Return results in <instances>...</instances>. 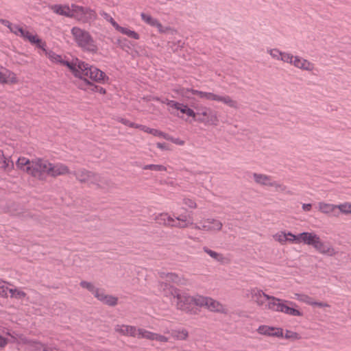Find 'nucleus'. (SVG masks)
<instances>
[{
  "mask_svg": "<svg viewBox=\"0 0 351 351\" xmlns=\"http://www.w3.org/2000/svg\"><path fill=\"white\" fill-rule=\"evenodd\" d=\"M18 170L43 180L47 176L56 178L71 173L67 165L61 162L51 163L43 158H35L30 160L25 156H20L16 162Z\"/></svg>",
  "mask_w": 351,
  "mask_h": 351,
  "instance_id": "1",
  "label": "nucleus"
},
{
  "mask_svg": "<svg viewBox=\"0 0 351 351\" xmlns=\"http://www.w3.org/2000/svg\"><path fill=\"white\" fill-rule=\"evenodd\" d=\"M273 239L282 245L287 243H302L312 246L315 251L324 256H334L337 254L332 245L322 241L320 237L313 232H304L295 235L291 232L279 231L273 235Z\"/></svg>",
  "mask_w": 351,
  "mask_h": 351,
  "instance_id": "2",
  "label": "nucleus"
},
{
  "mask_svg": "<svg viewBox=\"0 0 351 351\" xmlns=\"http://www.w3.org/2000/svg\"><path fill=\"white\" fill-rule=\"evenodd\" d=\"M252 299L259 307L265 310L282 313L290 316L301 317L303 313L291 301L280 299L265 293L263 290L254 288L250 291Z\"/></svg>",
  "mask_w": 351,
  "mask_h": 351,
  "instance_id": "3",
  "label": "nucleus"
},
{
  "mask_svg": "<svg viewBox=\"0 0 351 351\" xmlns=\"http://www.w3.org/2000/svg\"><path fill=\"white\" fill-rule=\"evenodd\" d=\"M159 292L164 297L173 296V302L177 309L189 313H195V306L199 307L200 295H191L186 292L169 285L167 283L159 285Z\"/></svg>",
  "mask_w": 351,
  "mask_h": 351,
  "instance_id": "4",
  "label": "nucleus"
},
{
  "mask_svg": "<svg viewBox=\"0 0 351 351\" xmlns=\"http://www.w3.org/2000/svg\"><path fill=\"white\" fill-rule=\"evenodd\" d=\"M71 34L76 45L83 51L92 53L97 52L96 41L88 31L79 27H73L71 29Z\"/></svg>",
  "mask_w": 351,
  "mask_h": 351,
  "instance_id": "5",
  "label": "nucleus"
},
{
  "mask_svg": "<svg viewBox=\"0 0 351 351\" xmlns=\"http://www.w3.org/2000/svg\"><path fill=\"white\" fill-rule=\"evenodd\" d=\"M12 33L22 38L25 41L29 42L36 47L42 50H45V47L47 46L46 43L40 38L36 34L29 32L26 28H23L22 26L16 24V26L12 28Z\"/></svg>",
  "mask_w": 351,
  "mask_h": 351,
  "instance_id": "6",
  "label": "nucleus"
},
{
  "mask_svg": "<svg viewBox=\"0 0 351 351\" xmlns=\"http://www.w3.org/2000/svg\"><path fill=\"white\" fill-rule=\"evenodd\" d=\"M156 220L160 224L179 228H186L193 224V221L189 220L186 216H179L173 218L165 213L159 214L156 217Z\"/></svg>",
  "mask_w": 351,
  "mask_h": 351,
  "instance_id": "7",
  "label": "nucleus"
},
{
  "mask_svg": "<svg viewBox=\"0 0 351 351\" xmlns=\"http://www.w3.org/2000/svg\"><path fill=\"white\" fill-rule=\"evenodd\" d=\"M71 18H73L83 23L95 21L97 16L96 12L89 8L71 4Z\"/></svg>",
  "mask_w": 351,
  "mask_h": 351,
  "instance_id": "8",
  "label": "nucleus"
},
{
  "mask_svg": "<svg viewBox=\"0 0 351 351\" xmlns=\"http://www.w3.org/2000/svg\"><path fill=\"white\" fill-rule=\"evenodd\" d=\"M192 228L210 233H217L223 228V223L215 218H208L202 221L199 223H195L193 222Z\"/></svg>",
  "mask_w": 351,
  "mask_h": 351,
  "instance_id": "9",
  "label": "nucleus"
},
{
  "mask_svg": "<svg viewBox=\"0 0 351 351\" xmlns=\"http://www.w3.org/2000/svg\"><path fill=\"white\" fill-rule=\"evenodd\" d=\"M90 64L81 61L78 59L73 61L72 62H66V66L71 70L72 73L76 77L83 80L85 84H87L88 75L89 69L90 68Z\"/></svg>",
  "mask_w": 351,
  "mask_h": 351,
  "instance_id": "10",
  "label": "nucleus"
},
{
  "mask_svg": "<svg viewBox=\"0 0 351 351\" xmlns=\"http://www.w3.org/2000/svg\"><path fill=\"white\" fill-rule=\"evenodd\" d=\"M75 177L80 182L101 187L102 177L93 171L80 169L75 173Z\"/></svg>",
  "mask_w": 351,
  "mask_h": 351,
  "instance_id": "11",
  "label": "nucleus"
},
{
  "mask_svg": "<svg viewBox=\"0 0 351 351\" xmlns=\"http://www.w3.org/2000/svg\"><path fill=\"white\" fill-rule=\"evenodd\" d=\"M287 63L294 67L309 73H313L317 69L315 64L300 56H293L290 53Z\"/></svg>",
  "mask_w": 351,
  "mask_h": 351,
  "instance_id": "12",
  "label": "nucleus"
},
{
  "mask_svg": "<svg viewBox=\"0 0 351 351\" xmlns=\"http://www.w3.org/2000/svg\"><path fill=\"white\" fill-rule=\"evenodd\" d=\"M199 307L205 308L209 311L219 313H226V306L220 302L213 298L200 295Z\"/></svg>",
  "mask_w": 351,
  "mask_h": 351,
  "instance_id": "13",
  "label": "nucleus"
},
{
  "mask_svg": "<svg viewBox=\"0 0 351 351\" xmlns=\"http://www.w3.org/2000/svg\"><path fill=\"white\" fill-rule=\"evenodd\" d=\"M197 117L195 121L204 123L206 125H217L219 119L216 112H213L210 108L202 107L199 111L196 112Z\"/></svg>",
  "mask_w": 351,
  "mask_h": 351,
  "instance_id": "14",
  "label": "nucleus"
},
{
  "mask_svg": "<svg viewBox=\"0 0 351 351\" xmlns=\"http://www.w3.org/2000/svg\"><path fill=\"white\" fill-rule=\"evenodd\" d=\"M19 82L17 75L12 71L0 66V84L14 85Z\"/></svg>",
  "mask_w": 351,
  "mask_h": 351,
  "instance_id": "15",
  "label": "nucleus"
},
{
  "mask_svg": "<svg viewBox=\"0 0 351 351\" xmlns=\"http://www.w3.org/2000/svg\"><path fill=\"white\" fill-rule=\"evenodd\" d=\"M205 99L219 101L234 109L239 108L237 101L228 95H219L213 93L206 92Z\"/></svg>",
  "mask_w": 351,
  "mask_h": 351,
  "instance_id": "16",
  "label": "nucleus"
},
{
  "mask_svg": "<svg viewBox=\"0 0 351 351\" xmlns=\"http://www.w3.org/2000/svg\"><path fill=\"white\" fill-rule=\"evenodd\" d=\"M257 332L261 335L271 337H283V328L269 325H261L257 328Z\"/></svg>",
  "mask_w": 351,
  "mask_h": 351,
  "instance_id": "17",
  "label": "nucleus"
},
{
  "mask_svg": "<svg viewBox=\"0 0 351 351\" xmlns=\"http://www.w3.org/2000/svg\"><path fill=\"white\" fill-rule=\"evenodd\" d=\"M89 80L97 83L106 84L108 82L109 77L96 66H90L88 75V80Z\"/></svg>",
  "mask_w": 351,
  "mask_h": 351,
  "instance_id": "18",
  "label": "nucleus"
},
{
  "mask_svg": "<svg viewBox=\"0 0 351 351\" xmlns=\"http://www.w3.org/2000/svg\"><path fill=\"white\" fill-rule=\"evenodd\" d=\"M167 106L169 107L180 111L182 114H186L188 117L193 118V120L196 119V112L186 104L177 102L176 101H167Z\"/></svg>",
  "mask_w": 351,
  "mask_h": 351,
  "instance_id": "19",
  "label": "nucleus"
},
{
  "mask_svg": "<svg viewBox=\"0 0 351 351\" xmlns=\"http://www.w3.org/2000/svg\"><path fill=\"white\" fill-rule=\"evenodd\" d=\"M294 298L300 302L304 303L312 306H318L321 308L330 306V305L326 302L315 301L312 297L305 293H296L294 294Z\"/></svg>",
  "mask_w": 351,
  "mask_h": 351,
  "instance_id": "20",
  "label": "nucleus"
},
{
  "mask_svg": "<svg viewBox=\"0 0 351 351\" xmlns=\"http://www.w3.org/2000/svg\"><path fill=\"white\" fill-rule=\"evenodd\" d=\"M94 296L102 303L110 306H114L117 303V298L112 295L106 294L104 290L100 289L99 288L94 293Z\"/></svg>",
  "mask_w": 351,
  "mask_h": 351,
  "instance_id": "21",
  "label": "nucleus"
},
{
  "mask_svg": "<svg viewBox=\"0 0 351 351\" xmlns=\"http://www.w3.org/2000/svg\"><path fill=\"white\" fill-rule=\"evenodd\" d=\"M165 280L166 282H160L158 285L160 283H167L170 285L169 283H173L177 285L184 286L188 284V280L183 276L174 273H169L166 274ZM158 287H159V285H158Z\"/></svg>",
  "mask_w": 351,
  "mask_h": 351,
  "instance_id": "22",
  "label": "nucleus"
},
{
  "mask_svg": "<svg viewBox=\"0 0 351 351\" xmlns=\"http://www.w3.org/2000/svg\"><path fill=\"white\" fill-rule=\"evenodd\" d=\"M267 52L273 59L280 60L285 63H287L290 54L289 52L282 51L277 48L267 49Z\"/></svg>",
  "mask_w": 351,
  "mask_h": 351,
  "instance_id": "23",
  "label": "nucleus"
},
{
  "mask_svg": "<svg viewBox=\"0 0 351 351\" xmlns=\"http://www.w3.org/2000/svg\"><path fill=\"white\" fill-rule=\"evenodd\" d=\"M51 11L58 15L64 16L71 18V5L55 4L49 6Z\"/></svg>",
  "mask_w": 351,
  "mask_h": 351,
  "instance_id": "24",
  "label": "nucleus"
},
{
  "mask_svg": "<svg viewBox=\"0 0 351 351\" xmlns=\"http://www.w3.org/2000/svg\"><path fill=\"white\" fill-rule=\"evenodd\" d=\"M115 331L122 335L136 337L137 328L135 326L128 325H117L115 327Z\"/></svg>",
  "mask_w": 351,
  "mask_h": 351,
  "instance_id": "25",
  "label": "nucleus"
},
{
  "mask_svg": "<svg viewBox=\"0 0 351 351\" xmlns=\"http://www.w3.org/2000/svg\"><path fill=\"white\" fill-rule=\"evenodd\" d=\"M252 178L255 183L265 186H270L273 180L272 177L270 176L258 173H254L252 174Z\"/></svg>",
  "mask_w": 351,
  "mask_h": 351,
  "instance_id": "26",
  "label": "nucleus"
},
{
  "mask_svg": "<svg viewBox=\"0 0 351 351\" xmlns=\"http://www.w3.org/2000/svg\"><path fill=\"white\" fill-rule=\"evenodd\" d=\"M206 92L200 91L198 90L195 89H189V88H182L180 91V94L186 97V98H191V95H196L199 99H204L206 97Z\"/></svg>",
  "mask_w": 351,
  "mask_h": 351,
  "instance_id": "27",
  "label": "nucleus"
},
{
  "mask_svg": "<svg viewBox=\"0 0 351 351\" xmlns=\"http://www.w3.org/2000/svg\"><path fill=\"white\" fill-rule=\"evenodd\" d=\"M317 208L320 213L328 215L335 212V210L337 208V205L326 203L324 202H320L317 204Z\"/></svg>",
  "mask_w": 351,
  "mask_h": 351,
  "instance_id": "28",
  "label": "nucleus"
},
{
  "mask_svg": "<svg viewBox=\"0 0 351 351\" xmlns=\"http://www.w3.org/2000/svg\"><path fill=\"white\" fill-rule=\"evenodd\" d=\"M8 293H10L11 298L16 300H23L27 296V293L21 288L16 287L12 288L8 287Z\"/></svg>",
  "mask_w": 351,
  "mask_h": 351,
  "instance_id": "29",
  "label": "nucleus"
},
{
  "mask_svg": "<svg viewBox=\"0 0 351 351\" xmlns=\"http://www.w3.org/2000/svg\"><path fill=\"white\" fill-rule=\"evenodd\" d=\"M46 56L53 62V63H56V64H63V65H66V61H64L62 56L58 55V54H56V53L51 51H47V49H45V50H43Z\"/></svg>",
  "mask_w": 351,
  "mask_h": 351,
  "instance_id": "30",
  "label": "nucleus"
},
{
  "mask_svg": "<svg viewBox=\"0 0 351 351\" xmlns=\"http://www.w3.org/2000/svg\"><path fill=\"white\" fill-rule=\"evenodd\" d=\"M139 129L145 132L151 134L153 136L162 137L165 139H169L168 138V135L165 134L164 132H162L160 130L154 129V128H148V127H147L145 125H141V127H139Z\"/></svg>",
  "mask_w": 351,
  "mask_h": 351,
  "instance_id": "31",
  "label": "nucleus"
},
{
  "mask_svg": "<svg viewBox=\"0 0 351 351\" xmlns=\"http://www.w3.org/2000/svg\"><path fill=\"white\" fill-rule=\"evenodd\" d=\"M118 32L123 35L128 36L130 38L134 40L140 39L139 34L130 27L121 26Z\"/></svg>",
  "mask_w": 351,
  "mask_h": 351,
  "instance_id": "32",
  "label": "nucleus"
},
{
  "mask_svg": "<svg viewBox=\"0 0 351 351\" xmlns=\"http://www.w3.org/2000/svg\"><path fill=\"white\" fill-rule=\"evenodd\" d=\"M10 337L12 339L10 341L11 342L16 343L19 346L26 345L27 346V349L29 350L31 343L32 342V340L27 339L23 335L14 336L10 335Z\"/></svg>",
  "mask_w": 351,
  "mask_h": 351,
  "instance_id": "33",
  "label": "nucleus"
},
{
  "mask_svg": "<svg viewBox=\"0 0 351 351\" xmlns=\"http://www.w3.org/2000/svg\"><path fill=\"white\" fill-rule=\"evenodd\" d=\"M285 339L290 340V341H296L301 339V337L299 333L293 331L291 330H285V331H283V337Z\"/></svg>",
  "mask_w": 351,
  "mask_h": 351,
  "instance_id": "34",
  "label": "nucleus"
},
{
  "mask_svg": "<svg viewBox=\"0 0 351 351\" xmlns=\"http://www.w3.org/2000/svg\"><path fill=\"white\" fill-rule=\"evenodd\" d=\"M0 162L2 163L1 168L4 171L10 172L14 169V164L10 158L4 156Z\"/></svg>",
  "mask_w": 351,
  "mask_h": 351,
  "instance_id": "35",
  "label": "nucleus"
},
{
  "mask_svg": "<svg viewBox=\"0 0 351 351\" xmlns=\"http://www.w3.org/2000/svg\"><path fill=\"white\" fill-rule=\"evenodd\" d=\"M138 332H136V337L138 339L144 338L149 340H152L154 332L147 330L143 328H137Z\"/></svg>",
  "mask_w": 351,
  "mask_h": 351,
  "instance_id": "36",
  "label": "nucleus"
},
{
  "mask_svg": "<svg viewBox=\"0 0 351 351\" xmlns=\"http://www.w3.org/2000/svg\"><path fill=\"white\" fill-rule=\"evenodd\" d=\"M141 18L143 22L152 27H154L158 21V19L152 17L150 14L145 12H142L141 14Z\"/></svg>",
  "mask_w": 351,
  "mask_h": 351,
  "instance_id": "37",
  "label": "nucleus"
},
{
  "mask_svg": "<svg viewBox=\"0 0 351 351\" xmlns=\"http://www.w3.org/2000/svg\"><path fill=\"white\" fill-rule=\"evenodd\" d=\"M337 208L342 214H351V202H346L337 205Z\"/></svg>",
  "mask_w": 351,
  "mask_h": 351,
  "instance_id": "38",
  "label": "nucleus"
},
{
  "mask_svg": "<svg viewBox=\"0 0 351 351\" xmlns=\"http://www.w3.org/2000/svg\"><path fill=\"white\" fill-rule=\"evenodd\" d=\"M144 170H152L155 171H166L167 167L162 165H147L143 168Z\"/></svg>",
  "mask_w": 351,
  "mask_h": 351,
  "instance_id": "39",
  "label": "nucleus"
},
{
  "mask_svg": "<svg viewBox=\"0 0 351 351\" xmlns=\"http://www.w3.org/2000/svg\"><path fill=\"white\" fill-rule=\"evenodd\" d=\"M45 347V344L42 343L41 342H39V341H32L28 350L29 351H44Z\"/></svg>",
  "mask_w": 351,
  "mask_h": 351,
  "instance_id": "40",
  "label": "nucleus"
},
{
  "mask_svg": "<svg viewBox=\"0 0 351 351\" xmlns=\"http://www.w3.org/2000/svg\"><path fill=\"white\" fill-rule=\"evenodd\" d=\"M204 251L215 260H217L218 261H222L223 259L222 254L217 253L213 250H211L208 248H204Z\"/></svg>",
  "mask_w": 351,
  "mask_h": 351,
  "instance_id": "41",
  "label": "nucleus"
},
{
  "mask_svg": "<svg viewBox=\"0 0 351 351\" xmlns=\"http://www.w3.org/2000/svg\"><path fill=\"white\" fill-rule=\"evenodd\" d=\"M80 285L81 287L88 290L93 295L95 293V291H97V289H98V288L95 287V286L92 282L85 281V280L81 281Z\"/></svg>",
  "mask_w": 351,
  "mask_h": 351,
  "instance_id": "42",
  "label": "nucleus"
},
{
  "mask_svg": "<svg viewBox=\"0 0 351 351\" xmlns=\"http://www.w3.org/2000/svg\"><path fill=\"white\" fill-rule=\"evenodd\" d=\"M86 85L88 86L90 88V90L94 92L99 93L101 95L106 94V90L104 88L99 86L94 85L90 81H87V84Z\"/></svg>",
  "mask_w": 351,
  "mask_h": 351,
  "instance_id": "43",
  "label": "nucleus"
},
{
  "mask_svg": "<svg viewBox=\"0 0 351 351\" xmlns=\"http://www.w3.org/2000/svg\"><path fill=\"white\" fill-rule=\"evenodd\" d=\"M11 285V284L8 282H5L3 280H0V296L3 298H8V287H7L5 285Z\"/></svg>",
  "mask_w": 351,
  "mask_h": 351,
  "instance_id": "44",
  "label": "nucleus"
},
{
  "mask_svg": "<svg viewBox=\"0 0 351 351\" xmlns=\"http://www.w3.org/2000/svg\"><path fill=\"white\" fill-rule=\"evenodd\" d=\"M183 204L187 206L189 208L191 209H195L197 208V204L196 203V201L190 197H185L183 199Z\"/></svg>",
  "mask_w": 351,
  "mask_h": 351,
  "instance_id": "45",
  "label": "nucleus"
},
{
  "mask_svg": "<svg viewBox=\"0 0 351 351\" xmlns=\"http://www.w3.org/2000/svg\"><path fill=\"white\" fill-rule=\"evenodd\" d=\"M270 187H273L277 192H285L287 189L285 185L272 180Z\"/></svg>",
  "mask_w": 351,
  "mask_h": 351,
  "instance_id": "46",
  "label": "nucleus"
},
{
  "mask_svg": "<svg viewBox=\"0 0 351 351\" xmlns=\"http://www.w3.org/2000/svg\"><path fill=\"white\" fill-rule=\"evenodd\" d=\"M174 337L180 340H186L189 337V333L186 329H182L176 331Z\"/></svg>",
  "mask_w": 351,
  "mask_h": 351,
  "instance_id": "47",
  "label": "nucleus"
},
{
  "mask_svg": "<svg viewBox=\"0 0 351 351\" xmlns=\"http://www.w3.org/2000/svg\"><path fill=\"white\" fill-rule=\"evenodd\" d=\"M154 27H156L160 34H165L171 30L170 27H164L159 21H157Z\"/></svg>",
  "mask_w": 351,
  "mask_h": 351,
  "instance_id": "48",
  "label": "nucleus"
},
{
  "mask_svg": "<svg viewBox=\"0 0 351 351\" xmlns=\"http://www.w3.org/2000/svg\"><path fill=\"white\" fill-rule=\"evenodd\" d=\"M122 124L128 126L130 128H138L139 129V127H141V125L136 124L135 123H133L126 119H121L119 121Z\"/></svg>",
  "mask_w": 351,
  "mask_h": 351,
  "instance_id": "49",
  "label": "nucleus"
},
{
  "mask_svg": "<svg viewBox=\"0 0 351 351\" xmlns=\"http://www.w3.org/2000/svg\"><path fill=\"white\" fill-rule=\"evenodd\" d=\"M152 340H156V341H158L160 342L165 343V342L168 341V338L164 335H161L154 332V336H153Z\"/></svg>",
  "mask_w": 351,
  "mask_h": 351,
  "instance_id": "50",
  "label": "nucleus"
},
{
  "mask_svg": "<svg viewBox=\"0 0 351 351\" xmlns=\"http://www.w3.org/2000/svg\"><path fill=\"white\" fill-rule=\"evenodd\" d=\"M0 23H1L2 25H3L6 26V27L10 29V31L11 32H12V28H13L14 27H15V26H16V24H13V23H10L9 21L5 20V19H0Z\"/></svg>",
  "mask_w": 351,
  "mask_h": 351,
  "instance_id": "51",
  "label": "nucleus"
},
{
  "mask_svg": "<svg viewBox=\"0 0 351 351\" xmlns=\"http://www.w3.org/2000/svg\"><path fill=\"white\" fill-rule=\"evenodd\" d=\"M9 342L7 338L0 335V348H5Z\"/></svg>",
  "mask_w": 351,
  "mask_h": 351,
  "instance_id": "52",
  "label": "nucleus"
},
{
  "mask_svg": "<svg viewBox=\"0 0 351 351\" xmlns=\"http://www.w3.org/2000/svg\"><path fill=\"white\" fill-rule=\"evenodd\" d=\"M108 21L111 23V25L113 26V27L118 32L119 29L120 28L121 25H119L112 17L109 16V19Z\"/></svg>",
  "mask_w": 351,
  "mask_h": 351,
  "instance_id": "53",
  "label": "nucleus"
},
{
  "mask_svg": "<svg viewBox=\"0 0 351 351\" xmlns=\"http://www.w3.org/2000/svg\"><path fill=\"white\" fill-rule=\"evenodd\" d=\"M168 138H169V140H170L171 142H173V143H175L176 145H183L184 144V141L180 138H170L169 136H168Z\"/></svg>",
  "mask_w": 351,
  "mask_h": 351,
  "instance_id": "54",
  "label": "nucleus"
},
{
  "mask_svg": "<svg viewBox=\"0 0 351 351\" xmlns=\"http://www.w3.org/2000/svg\"><path fill=\"white\" fill-rule=\"evenodd\" d=\"M44 351H60L59 348L54 346H47L45 344Z\"/></svg>",
  "mask_w": 351,
  "mask_h": 351,
  "instance_id": "55",
  "label": "nucleus"
},
{
  "mask_svg": "<svg viewBox=\"0 0 351 351\" xmlns=\"http://www.w3.org/2000/svg\"><path fill=\"white\" fill-rule=\"evenodd\" d=\"M312 205L311 204H304L302 205V209L304 211H310L311 210Z\"/></svg>",
  "mask_w": 351,
  "mask_h": 351,
  "instance_id": "56",
  "label": "nucleus"
},
{
  "mask_svg": "<svg viewBox=\"0 0 351 351\" xmlns=\"http://www.w3.org/2000/svg\"><path fill=\"white\" fill-rule=\"evenodd\" d=\"M156 146H157L158 148H159L160 149H167V147H166L165 143H158L156 144Z\"/></svg>",
  "mask_w": 351,
  "mask_h": 351,
  "instance_id": "57",
  "label": "nucleus"
},
{
  "mask_svg": "<svg viewBox=\"0 0 351 351\" xmlns=\"http://www.w3.org/2000/svg\"><path fill=\"white\" fill-rule=\"evenodd\" d=\"M4 153L3 152V150L0 149V161L1 160L2 158H4Z\"/></svg>",
  "mask_w": 351,
  "mask_h": 351,
  "instance_id": "58",
  "label": "nucleus"
},
{
  "mask_svg": "<svg viewBox=\"0 0 351 351\" xmlns=\"http://www.w3.org/2000/svg\"><path fill=\"white\" fill-rule=\"evenodd\" d=\"M171 101L172 100H169V99H165L163 101H161V102L163 103V104H165L167 105V101Z\"/></svg>",
  "mask_w": 351,
  "mask_h": 351,
  "instance_id": "59",
  "label": "nucleus"
},
{
  "mask_svg": "<svg viewBox=\"0 0 351 351\" xmlns=\"http://www.w3.org/2000/svg\"><path fill=\"white\" fill-rule=\"evenodd\" d=\"M153 99H154V100H157V101H160V99H159L158 98H157V97H156V98H153Z\"/></svg>",
  "mask_w": 351,
  "mask_h": 351,
  "instance_id": "60",
  "label": "nucleus"
}]
</instances>
